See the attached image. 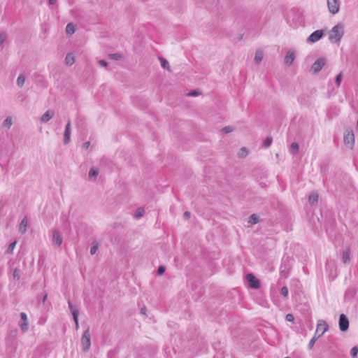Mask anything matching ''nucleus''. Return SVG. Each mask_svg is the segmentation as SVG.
<instances>
[{"instance_id": "aec40b11", "label": "nucleus", "mask_w": 358, "mask_h": 358, "mask_svg": "<svg viewBox=\"0 0 358 358\" xmlns=\"http://www.w3.org/2000/svg\"><path fill=\"white\" fill-rule=\"evenodd\" d=\"M98 174H99L98 170L92 168L89 171L88 177L90 180H94L96 179V178L97 177Z\"/></svg>"}, {"instance_id": "c9c22d12", "label": "nucleus", "mask_w": 358, "mask_h": 358, "mask_svg": "<svg viewBox=\"0 0 358 358\" xmlns=\"http://www.w3.org/2000/svg\"><path fill=\"white\" fill-rule=\"evenodd\" d=\"M234 129V128L231 126H227V127H225L224 128L222 129V131L223 133H225V134H228V133H230L231 131H233Z\"/></svg>"}, {"instance_id": "c85d7f7f", "label": "nucleus", "mask_w": 358, "mask_h": 358, "mask_svg": "<svg viewBox=\"0 0 358 358\" xmlns=\"http://www.w3.org/2000/svg\"><path fill=\"white\" fill-rule=\"evenodd\" d=\"M290 152L293 154H296L299 152V145L297 143H292L290 146Z\"/></svg>"}, {"instance_id": "b1692460", "label": "nucleus", "mask_w": 358, "mask_h": 358, "mask_svg": "<svg viewBox=\"0 0 358 358\" xmlns=\"http://www.w3.org/2000/svg\"><path fill=\"white\" fill-rule=\"evenodd\" d=\"M99 245L97 241H94L92 242V247L90 249V254L92 255H94L96 252V251L99 248Z\"/></svg>"}, {"instance_id": "473e14b6", "label": "nucleus", "mask_w": 358, "mask_h": 358, "mask_svg": "<svg viewBox=\"0 0 358 358\" xmlns=\"http://www.w3.org/2000/svg\"><path fill=\"white\" fill-rule=\"evenodd\" d=\"M7 38V34L5 31L0 33V46L6 41Z\"/></svg>"}, {"instance_id": "2f4dec72", "label": "nucleus", "mask_w": 358, "mask_h": 358, "mask_svg": "<svg viewBox=\"0 0 358 358\" xmlns=\"http://www.w3.org/2000/svg\"><path fill=\"white\" fill-rule=\"evenodd\" d=\"M238 155L241 158H244L245 157H246L248 155L247 149L245 148H242L241 149H240Z\"/></svg>"}, {"instance_id": "7ed1b4c3", "label": "nucleus", "mask_w": 358, "mask_h": 358, "mask_svg": "<svg viewBox=\"0 0 358 358\" xmlns=\"http://www.w3.org/2000/svg\"><path fill=\"white\" fill-rule=\"evenodd\" d=\"M90 329L87 328L83 333L81 338V344L83 351L87 352L89 350L91 346V341H90Z\"/></svg>"}, {"instance_id": "a19ab883", "label": "nucleus", "mask_w": 358, "mask_h": 358, "mask_svg": "<svg viewBox=\"0 0 358 358\" xmlns=\"http://www.w3.org/2000/svg\"><path fill=\"white\" fill-rule=\"evenodd\" d=\"M285 320L288 322H294V315L292 314H287L286 316H285Z\"/></svg>"}, {"instance_id": "72a5a7b5", "label": "nucleus", "mask_w": 358, "mask_h": 358, "mask_svg": "<svg viewBox=\"0 0 358 358\" xmlns=\"http://www.w3.org/2000/svg\"><path fill=\"white\" fill-rule=\"evenodd\" d=\"M271 143H272V138L270 137V136H268L264 140V141L263 143V145L266 148H268L271 145Z\"/></svg>"}, {"instance_id": "9b49d317", "label": "nucleus", "mask_w": 358, "mask_h": 358, "mask_svg": "<svg viewBox=\"0 0 358 358\" xmlns=\"http://www.w3.org/2000/svg\"><path fill=\"white\" fill-rule=\"evenodd\" d=\"M71 141V120H69L64 132V143L68 144Z\"/></svg>"}, {"instance_id": "4468645a", "label": "nucleus", "mask_w": 358, "mask_h": 358, "mask_svg": "<svg viewBox=\"0 0 358 358\" xmlns=\"http://www.w3.org/2000/svg\"><path fill=\"white\" fill-rule=\"evenodd\" d=\"M52 241L53 243L57 246H60L62 243V238L61 236L60 233L55 229L52 231Z\"/></svg>"}, {"instance_id": "6e6552de", "label": "nucleus", "mask_w": 358, "mask_h": 358, "mask_svg": "<svg viewBox=\"0 0 358 358\" xmlns=\"http://www.w3.org/2000/svg\"><path fill=\"white\" fill-rule=\"evenodd\" d=\"M247 280L251 288L257 289L260 287L259 280L253 274L248 273L247 275Z\"/></svg>"}, {"instance_id": "39448f33", "label": "nucleus", "mask_w": 358, "mask_h": 358, "mask_svg": "<svg viewBox=\"0 0 358 358\" xmlns=\"http://www.w3.org/2000/svg\"><path fill=\"white\" fill-rule=\"evenodd\" d=\"M324 35L323 30L318 29L313 31L306 39L308 43H313L322 38Z\"/></svg>"}, {"instance_id": "c756f323", "label": "nucleus", "mask_w": 358, "mask_h": 358, "mask_svg": "<svg viewBox=\"0 0 358 358\" xmlns=\"http://www.w3.org/2000/svg\"><path fill=\"white\" fill-rule=\"evenodd\" d=\"M144 213H145V210H144V208H138L136 210V212H135L134 217H136V218H137V219H138V218H140V217H141L143 215Z\"/></svg>"}, {"instance_id": "49530a36", "label": "nucleus", "mask_w": 358, "mask_h": 358, "mask_svg": "<svg viewBox=\"0 0 358 358\" xmlns=\"http://www.w3.org/2000/svg\"><path fill=\"white\" fill-rule=\"evenodd\" d=\"M99 64L101 66V67H106L108 66V62L103 59H101V60H99Z\"/></svg>"}, {"instance_id": "9d476101", "label": "nucleus", "mask_w": 358, "mask_h": 358, "mask_svg": "<svg viewBox=\"0 0 358 358\" xmlns=\"http://www.w3.org/2000/svg\"><path fill=\"white\" fill-rule=\"evenodd\" d=\"M328 330V324L324 320H320L317 325L315 334L319 333V337L322 336Z\"/></svg>"}, {"instance_id": "4c0bfd02", "label": "nucleus", "mask_w": 358, "mask_h": 358, "mask_svg": "<svg viewBox=\"0 0 358 358\" xmlns=\"http://www.w3.org/2000/svg\"><path fill=\"white\" fill-rule=\"evenodd\" d=\"M166 268L164 266H159L157 269V274L159 275H162L165 272Z\"/></svg>"}, {"instance_id": "f8f14e48", "label": "nucleus", "mask_w": 358, "mask_h": 358, "mask_svg": "<svg viewBox=\"0 0 358 358\" xmlns=\"http://www.w3.org/2000/svg\"><path fill=\"white\" fill-rule=\"evenodd\" d=\"M21 322H19V326L24 333L28 329L27 316L25 313H20Z\"/></svg>"}, {"instance_id": "8fccbe9b", "label": "nucleus", "mask_w": 358, "mask_h": 358, "mask_svg": "<svg viewBox=\"0 0 358 358\" xmlns=\"http://www.w3.org/2000/svg\"><path fill=\"white\" fill-rule=\"evenodd\" d=\"M146 310H147L146 308H145V307H143V308H142L141 309V314H143V315H145V313H146Z\"/></svg>"}, {"instance_id": "a18cd8bd", "label": "nucleus", "mask_w": 358, "mask_h": 358, "mask_svg": "<svg viewBox=\"0 0 358 358\" xmlns=\"http://www.w3.org/2000/svg\"><path fill=\"white\" fill-rule=\"evenodd\" d=\"M73 320L75 322V324H76V328L78 329V316L76 315V314L73 313Z\"/></svg>"}, {"instance_id": "f257e3e1", "label": "nucleus", "mask_w": 358, "mask_h": 358, "mask_svg": "<svg viewBox=\"0 0 358 358\" xmlns=\"http://www.w3.org/2000/svg\"><path fill=\"white\" fill-rule=\"evenodd\" d=\"M343 34H344L343 25H342L341 24H338L336 26H334L330 31L329 39L331 42L337 43L341 39Z\"/></svg>"}, {"instance_id": "a211bd4d", "label": "nucleus", "mask_w": 358, "mask_h": 358, "mask_svg": "<svg viewBox=\"0 0 358 358\" xmlns=\"http://www.w3.org/2000/svg\"><path fill=\"white\" fill-rule=\"evenodd\" d=\"M263 59V52L261 50H257L255 53V63L257 64H259Z\"/></svg>"}, {"instance_id": "864d4df0", "label": "nucleus", "mask_w": 358, "mask_h": 358, "mask_svg": "<svg viewBox=\"0 0 358 358\" xmlns=\"http://www.w3.org/2000/svg\"><path fill=\"white\" fill-rule=\"evenodd\" d=\"M47 299V294H45L43 298V302L44 303Z\"/></svg>"}, {"instance_id": "c03bdc74", "label": "nucleus", "mask_w": 358, "mask_h": 358, "mask_svg": "<svg viewBox=\"0 0 358 358\" xmlns=\"http://www.w3.org/2000/svg\"><path fill=\"white\" fill-rule=\"evenodd\" d=\"M317 338L315 337H313L309 342L308 343V348L310 349H311L313 348V346L314 345L315 341H316Z\"/></svg>"}, {"instance_id": "f3484780", "label": "nucleus", "mask_w": 358, "mask_h": 358, "mask_svg": "<svg viewBox=\"0 0 358 358\" xmlns=\"http://www.w3.org/2000/svg\"><path fill=\"white\" fill-rule=\"evenodd\" d=\"M28 225V220L27 217H24L22 220L20 225H19V231L21 234H24L27 231V227Z\"/></svg>"}, {"instance_id": "603ef678", "label": "nucleus", "mask_w": 358, "mask_h": 358, "mask_svg": "<svg viewBox=\"0 0 358 358\" xmlns=\"http://www.w3.org/2000/svg\"><path fill=\"white\" fill-rule=\"evenodd\" d=\"M57 2V0H49V3L51 5L55 4Z\"/></svg>"}, {"instance_id": "dca6fc26", "label": "nucleus", "mask_w": 358, "mask_h": 358, "mask_svg": "<svg viewBox=\"0 0 358 358\" xmlns=\"http://www.w3.org/2000/svg\"><path fill=\"white\" fill-rule=\"evenodd\" d=\"M55 113L52 110H47L41 117V122L43 123H47L52 117L54 116Z\"/></svg>"}, {"instance_id": "5701e85b", "label": "nucleus", "mask_w": 358, "mask_h": 358, "mask_svg": "<svg viewBox=\"0 0 358 358\" xmlns=\"http://www.w3.org/2000/svg\"><path fill=\"white\" fill-rule=\"evenodd\" d=\"M25 82V77L23 74H20L17 78V85L19 87H22Z\"/></svg>"}, {"instance_id": "ddd939ff", "label": "nucleus", "mask_w": 358, "mask_h": 358, "mask_svg": "<svg viewBox=\"0 0 358 358\" xmlns=\"http://www.w3.org/2000/svg\"><path fill=\"white\" fill-rule=\"evenodd\" d=\"M295 59L294 51L292 50H288L287 55L285 57V63L287 66H290L292 64L294 60Z\"/></svg>"}, {"instance_id": "58836bf2", "label": "nucleus", "mask_w": 358, "mask_h": 358, "mask_svg": "<svg viewBox=\"0 0 358 358\" xmlns=\"http://www.w3.org/2000/svg\"><path fill=\"white\" fill-rule=\"evenodd\" d=\"M13 277L17 280L20 279V270L18 268H15L13 271Z\"/></svg>"}, {"instance_id": "f03ea898", "label": "nucleus", "mask_w": 358, "mask_h": 358, "mask_svg": "<svg viewBox=\"0 0 358 358\" xmlns=\"http://www.w3.org/2000/svg\"><path fill=\"white\" fill-rule=\"evenodd\" d=\"M343 141L350 149H352L355 145V134L352 129H346L344 134Z\"/></svg>"}, {"instance_id": "f704fd0d", "label": "nucleus", "mask_w": 358, "mask_h": 358, "mask_svg": "<svg viewBox=\"0 0 358 358\" xmlns=\"http://www.w3.org/2000/svg\"><path fill=\"white\" fill-rule=\"evenodd\" d=\"M358 353V347L355 346L350 350V355L352 358H355Z\"/></svg>"}, {"instance_id": "393cba45", "label": "nucleus", "mask_w": 358, "mask_h": 358, "mask_svg": "<svg viewBox=\"0 0 358 358\" xmlns=\"http://www.w3.org/2000/svg\"><path fill=\"white\" fill-rule=\"evenodd\" d=\"M159 59L162 67L163 69H164L169 70V64L168 61L166 59H165L164 58H163V57H159Z\"/></svg>"}, {"instance_id": "5fc2aeb1", "label": "nucleus", "mask_w": 358, "mask_h": 358, "mask_svg": "<svg viewBox=\"0 0 358 358\" xmlns=\"http://www.w3.org/2000/svg\"><path fill=\"white\" fill-rule=\"evenodd\" d=\"M357 129L358 130V119H357Z\"/></svg>"}, {"instance_id": "6e6d98bb", "label": "nucleus", "mask_w": 358, "mask_h": 358, "mask_svg": "<svg viewBox=\"0 0 358 358\" xmlns=\"http://www.w3.org/2000/svg\"><path fill=\"white\" fill-rule=\"evenodd\" d=\"M285 358H288V357H285Z\"/></svg>"}, {"instance_id": "37998d69", "label": "nucleus", "mask_w": 358, "mask_h": 358, "mask_svg": "<svg viewBox=\"0 0 358 358\" xmlns=\"http://www.w3.org/2000/svg\"><path fill=\"white\" fill-rule=\"evenodd\" d=\"M199 94L200 93L196 90H192L187 94L188 96H198Z\"/></svg>"}, {"instance_id": "4be33fe9", "label": "nucleus", "mask_w": 358, "mask_h": 358, "mask_svg": "<svg viewBox=\"0 0 358 358\" xmlns=\"http://www.w3.org/2000/svg\"><path fill=\"white\" fill-rule=\"evenodd\" d=\"M66 31L67 34L72 35L75 32V27L72 23L67 24L66 27Z\"/></svg>"}, {"instance_id": "79ce46f5", "label": "nucleus", "mask_w": 358, "mask_h": 358, "mask_svg": "<svg viewBox=\"0 0 358 358\" xmlns=\"http://www.w3.org/2000/svg\"><path fill=\"white\" fill-rule=\"evenodd\" d=\"M341 79H342V73H341L336 78V83L337 86H339L341 85Z\"/></svg>"}, {"instance_id": "2eb2a0df", "label": "nucleus", "mask_w": 358, "mask_h": 358, "mask_svg": "<svg viewBox=\"0 0 358 358\" xmlns=\"http://www.w3.org/2000/svg\"><path fill=\"white\" fill-rule=\"evenodd\" d=\"M342 262L344 264H348L350 262V248L349 247L343 251Z\"/></svg>"}, {"instance_id": "a878e982", "label": "nucleus", "mask_w": 358, "mask_h": 358, "mask_svg": "<svg viewBox=\"0 0 358 358\" xmlns=\"http://www.w3.org/2000/svg\"><path fill=\"white\" fill-rule=\"evenodd\" d=\"M12 125V119L10 117H8L3 122V127L7 129H10Z\"/></svg>"}, {"instance_id": "1a4fd4ad", "label": "nucleus", "mask_w": 358, "mask_h": 358, "mask_svg": "<svg viewBox=\"0 0 358 358\" xmlns=\"http://www.w3.org/2000/svg\"><path fill=\"white\" fill-rule=\"evenodd\" d=\"M338 324L341 331H345L349 328V320L344 314L340 315Z\"/></svg>"}, {"instance_id": "e433bc0d", "label": "nucleus", "mask_w": 358, "mask_h": 358, "mask_svg": "<svg viewBox=\"0 0 358 358\" xmlns=\"http://www.w3.org/2000/svg\"><path fill=\"white\" fill-rule=\"evenodd\" d=\"M15 245H16V242H15V241H14V242H13V243H10V245H8V248L7 252H8V253H12V252H13V249H14V248H15Z\"/></svg>"}, {"instance_id": "20e7f679", "label": "nucleus", "mask_w": 358, "mask_h": 358, "mask_svg": "<svg viewBox=\"0 0 358 358\" xmlns=\"http://www.w3.org/2000/svg\"><path fill=\"white\" fill-rule=\"evenodd\" d=\"M291 262L292 259L288 256L283 257L280 267V273L282 277H286V274L291 267Z\"/></svg>"}, {"instance_id": "7c9ffc66", "label": "nucleus", "mask_w": 358, "mask_h": 358, "mask_svg": "<svg viewBox=\"0 0 358 358\" xmlns=\"http://www.w3.org/2000/svg\"><path fill=\"white\" fill-rule=\"evenodd\" d=\"M108 57L113 60H120L122 59V55L119 53H112L108 55Z\"/></svg>"}, {"instance_id": "3c124183", "label": "nucleus", "mask_w": 358, "mask_h": 358, "mask_svg": "<svg viewBox=\"0 0 358 358\" xmlns=\"http://www.w3.org/2000/svg\"><path fill=\"white\" fill-rule=\"evenodd\" d=\"M17 330L15 329L13 331H11V335L15 336L17 334Z\"/></svg>"}, {"instance_id": "ea45409f", "label": "nucleus", "mask_w": 358, "mask_h": 358, "mask_svg": "<svg viewBox=\"0 0 358 358\" xmlns=\"http://www.w3.org/2000/svg\"><path fill=\"white\" fill-rule=\"evenodd\" d=\"M281 294L282 295H283L285 297L287 296L288 295V289L287 287H282L281 288Z\"/></svg>"}, {"instance_id": "de8ad7c7", "label": "nucleus", "mask_w": 358, "mask_h": 358, "mask_svg": "<svg viewBox=\"0 0 358 358\" xmlns=\"http://www.w3.org/2000/svg\"><path fill=\"white\" fill-rule=\"evenodd\" d=\"M190 216H191V213H190V212H189V211H186V212H185V213H184V214H183V217H184V219H185V220H188V219H189V218H190Z\"/></svg>"}, {"instance_id": "423d86ee", "label": "nucleus", "mask_w": 358, "mask_h": 358, "mask_svg": "<svg viewBox=\"0 0 358 358\" xmlns=\"http://www.w3.org/2000/svg\"><path fill=\"white\" fill-rule=\"evenodd\" d=\"M326 64V59L323 57H321L318 59H317L312 65L311 66V71H313L314 73H317L320 72L323 66Z\"/></svg>"}, {"instance_id": "cd10ccee", "label": "nucleus", "mask_w": 358, "mask_h": 358, "mask_svg": "<svg viewBox=\"0 0 358 358\" xmlns=\"http://www.w3.org/2000/svg\"><path fill=\"white\" fill-rule=\"evenodd\" d=\"M318 201V195L316 194H312L309 196V202L312 205L317 203Z\"/></svg>"}, {"instance_id": "0eeeda50", "label": "nucleus", "mask_w": 358, "mask_h": 358, "mask_svg": "<svg viewBox=\"0 0 358 358\" xmlns=\"http://www.w3.org/2000/svg\"><path fill=\"white\" fill-rule=\"evenodd\" d=\"M327 5L329 12L336 14L340 9V0H327Z\"/></svg>"}, {"instance_id": "6ab92c4d", "label": "nucleus", "mask_w": 358, "mask_h": 358, "mask_svg": "<svg viewBox=\"0 0 358 358\" xmlns=\"http://www.w3.org/2000/svg\"><path fill=\"white\" fill-rule=\"evenodd\" d=\"M74 57L71 53H69L66 55L65 57V63L68 66H71L74 63Z\"/></svg>"}, {"instance_id": "09e8293b", "label": "nucleus", "mask_w": 358, "mask_h": 358, "mask_svg": "<svg viewBox=\"0 0 358 358\" xmlns=\"http://www.w3.org/2000/svg\"><path fill=\"white\" fill-rule=\"evenodd\" d=\"M90 141H87V142H85V143L83 144V148H84L85 149H86V150H87V149H88V148L90 147Z\"/></svg>"}, {"instance_id": "bb28decb", "label": "nucleus", "mask_w": 358, "mask_h": 358, "mask_svg": "<svg viewBox=\"0 0 358 358\" xmlns=\"http://www.w3.org/2000/svg\"><path fill=\"white\" fill-rule=\"evenodd\" d=\"M259 222V217L256 214H252L249 217V222L251 224H255L258 223Z\"/></svg>"}, {"instance_id": "412c9836", "label": "nucleus", "mask_w": 358, "mask_h": 358, "mask_svg": "<svg viewBox=\"0 0 358 358\" xmlns=\"http://www.w3.org/2000/svg\"><path fill=\"white\" fill-rule=\"evenodd\" d=\"M69 308L72 314V316L73 317V313L76 314L77 316H78V309L75 307L72 303L69 301H68Z\"/></svg>"}]
</instances>
